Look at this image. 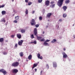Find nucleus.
Here are the masks:
<instances>
[{
	"mask_svg": "<svg viewBox=\"0 0 75 75\" xmlns=\"http://www.w3.org/2000/svg\"><path fill=\"white\" fill-rule=\"evenodd\" d=\"M42 71H41V72H40V73H41V74H42Z\"/></svg>",
	"mask_w": 75,
	"mask_h": 75,
	"instance_id": "nucleus-50",
	"label": "nucleus"
},
{
	"mask_svg": "<svg viewBox=\"0 0 75 75\" xmlns=\"http://www.w3.org/2000/svg\"><path fill=\"white\" fill-rule=\"evenodd\" d=\"M50 41V40H46V41H45V42H49V41Z\"/></svg>",
	"mask_w": 75,
	"mask_h": 75,
	"instance_id": "nucleus-44",
	"label": "nucleus"
},
{
	"mask_svg": "<svg viewBox=\"0 0 75 75\" xmlns=\"http://www.w3.org/2000/svg\"><path fill=\"white\" fill-rule=\"evenodd\" d=\"M31 25H35L36 24V23H35V21L34 19H32V20H31Z\"/></svg>",
	"mask_w": 75,
	"mask_h": 75,
	"instance_id": "nucleus-4",
	"label": "nucleus"
},
{
	"mask_svg": "<svg viewBox=\"0 0 75 75\" xmlns=\"http://www.w3.org/2000/svg\"><path fill=\"white\" fill-rule=\"evenodd\" d=\"M19 55L21 57H23L24 55V54H23V52H21L19 53Z\"/></svg>",
	"mask_w": 75,
	"mask_h": 75,
	"instance_id": "nucleus-19",
	"label": "nucleus"
},
{
	"mask_svg": "<svg viewBox=\"0 0 75 75\" xmlns=\"http://www.w3.org/2000/svg\"><path fill=\"white\" fill-rule=\"evenodd\" d=\"M25 1L26 3H28V0H25Z\"/></svg>",
	"mask_w": 75,
	"mask_h": 75,
	"instance_id": "nucleus-47",
	"label": "nucleus"
},
{
	"mask_svg": "<svg viewBox=\"0 0 75 75\" xmlns=\"http://www.w3.org/2000/svg\"><path fill=\"white\" fill-rule=\"evenodd\" d=\"M46 68H47V69H49V66H48V64H47L46 65Z\"/></svg>",
	"mask_w": 75,
	"mask_h": 75,
	"instance_id": "nucleus-33",
	"label": "nucleus"
},
{
	"mask_svg": "<svg viewBox=\"0 0 75 75\" xmlns=\"http://www.w3.org/2000/svg\"><path fill=\"white\" fill-rule=\"evenodd\" d=\"M54 3H55L54 1H52L50 2V4H54Z\"/></svg>",
	"mask_w": 75,
	"mask_h": 75,
	"instance_id": "nucleus-36",
	"label": "nucleus"
},
{
	"mask_svg": "<svg viewBox=\"0 0 75 75\" xmlns=\"http://www.w3.org/2000/svg\"><path fill=\"white\" fill-rule=\"evenodd\" d=\"M56 41H57V40L56 39H54L51 42H52V43H54V42H56Z\"/></svg>",
	"mask_w": 75,
	"mask_h": 75,
	"instance_id": "nucleus-23",
	"label": "nucleus"
},
{
	"mask_svg": "<svg viewBox=\"0 0 75 75\" xmlns=\"http://www.w3.org/2000/svg\"><path fill=\"white\" fill-rule=\"evenodd\" d=\"M69 3V0H66L65 1V3L68 4Z\"/></svg>",
	"mask_w": 75,
	"mask_h": 75,
	"instance_id": "nucleus-17",
	"label": "nucleus"
},
{
	"mask_svg": "<svg viewBox=\"0 0 75 75\" xmlns=\"http://www.w3.org/2000/svg\"><path fill=\"white\" fill-rule=\"evenodd\" d=\"M47 27H48V25L46 26V28H47Z\"/></svg>",
	"mask_w": 75,
	"mask_h": 75,
	"instance_id": "nucleus-51",
	"label": "nucleus"
},
{
	"mask_svg": "<svg viewBox=\"0 0 75 75\" xmlns=\"http://www.w3.org/2000/svg\"><path fill=\"white\" fill-rule=\"evenodd\" d=\"M38 58H39V59H42V56Z\"/></svg>",
	"mask_w": 75,
	"mask_h": 75,
	"instance_id": "nucleus-38",
	"label": "nucleus"
},
{
	"mask_svg": "<svg viewBox=\"0 0 75 75\" xmlns=\"http://www.w3.org/2000/svg\"><path fill=\"white\" fill-rule=\"evenodd\" d=\"M55 4H52L50 5V7L52 8H54L55 7Z\"/></svg>",
	"mask_w": 75,
	"mask_h": 75,
	"instance_id": "nucleus-18",
	"label": "nucleus"
},
{
	"mask_svg": "<svg viewBox=\"0 0 75 75\" xmlns=\"http://www.w3.org/2000/svg\"><path fill=\"white\" fill-rule=\"evenodd\" d=\"M67 14L64 13V14H63V17L64 18H65V17H67Z\"/></svg>",
	"mask_w": 75,
	"mask_h": 75,
	"instance_id": "nucleus-21",
	"label": "nucleus"
},
{
	"mask_svg": "<svg viewBox=\"0 0 75 75\" xmlns=\"http://www.w3.org/2000/svg\"><path fill=\"white\" fill-rule=\"evenodd\" d=\"M52 13H48L47 14L46 17L47 18H50L51 17V16L52 15Z\"/></svg>",
	"mask_w": 75,
	"mask_h": 75,
	"instance_id": "nucleus-8",
	"label": "nucleus"
},
{
	"mask_svg": "<svg viewBox=\"0 0 75 75\" xmlns=\"http://www.w3.org/2000/svg\"><path fill=\"white\" fill-rule=\"evenodd\" d=\"M74 24H73V26H74Z\"/></svg>",
	"mask_w": 75,
	"mask_h": 75,
	"instance_id": "nucleus-56",
	"label": "nucleus"
},
{
	"mask_svg": "<svg viewBox=\"0 0 75 75\" xmlns=\"http://www.w3.org/2000/svg\"><path fill=\"white\" fill-rule=\"evenodd\" d=\"M37 38L39 41H45V39L44 38L42 39V37H37Z\"/></svg>",
	"mask_w": 75,
	"mask_h": 75,
	"instance_id": "nucleus-3",
	"label": "nucleus"
},
{
	"mask_svg": "<svg viewBox=\"0 0 75 75\" xmlns=\"http://www.w3.org/2000/svg\"><path fill=\"white\" fill-rule=\"evenodd\" d=\"M53 67H57V63L55 62H54L53 63Z\"/></svg>",
	"mask_w": 75,
	"mask_h": 75,
	"instance_id": "nucleus-13",
	"label": "nucleus"
},
{
	"mask_svg": "<svg viewBox=\"0 0 75 75\" xmlns=\"http://www.w3.org/2000/svg\"><path fill=\"white\" fill-rule=\"evenodd\" d=\"M25 30L22 29L21 30V32L22 33H25Z\"/></svg>",
	"mask_w": 75,
	"mask_h": 75,
	"instance_id": "nucleus-25",
	"label": "nucleus"
},
{
	"mask_svg": "<svg viewBox=\"0 0 75 75\" xmlns=\"http://www.w3.org/2000/svg\"><path fill=\"white\" fill-rule=\"evenodd\" d=\"M30 38L33 39V38H34V35L32 34L30 36Z\"/></svg>",
	"mask_w": 75,
	"mask_h": 75,
	"instance_id": "nucleus-29",
	"label": "nucleus"
},
{
	"mask_svg": "<svg viewBox=\"0 0 75 75\" xmlns=\"http://www.w3.org/2000/svg\"><path fill=\"white\" fill-rule=\"evenodd\" d=\"M16 36L19 39H20L21 38V35L20 34H18L16 35Z\"/></svg>",
	"mask_w": 75,
	"mask_h": 75,
	"instance_id": "nucleus-12",
	"label": "nucleus"
},
{
	"mask_svg": "<svg viewBox=\"0 0 75 75\" xmlns=\"http://www.w3.org/2000/svg\"><path fill=\"white\" fill-rule=\"evenodd\" d=\"M17 45H18V44L16 43L15 45V47H17Z\"/></svg>",
	"mask_w": 75,
	"mask_h": 75,
	"instance_id": "nucleus-42",
	"label": "nucleus"
},
{
	"mask_svg": "<svg viewBox=\"0 0 75 75\" xmlns=\"http://www.w3.org/2000/svg\"><path fill=\"white\" fill-rule=\"evenodd\" d=\"M14 36H15L14 35H13L11 36V38H14Z\"/></svg>",
	"mask_w": 75,
	"mask_h": 75,
	"instance_id": "nucleus-40",
	"label": "nucleus"
},
{
	"mask_svg": "<svg viewBox=\"0 0 75 75\" xmlns=\"http://www.w3.org/2000/svg\"><path fill=\"white\" fill-rule=\"evenodd\" d=\"M2 14L4 15L6 14V12L5 11H3L1 12Z\"/></svg>",
	"mask_w": 75,
	"mask_h": 75,
	"instance_id": "nucleus-16",
	"label": "nucleus"
},
{
	"mask_svg": "<svg viewBox=\"0 0 75 75\" xmlns=\"http://www.w3.org/2000/svg\"><path fill=\"white\" fill-rule=\"evenodd\" d=\"M3 54H4V55H6V54H7V53L6 52H3Z\"/></svg>",
	"mask_w": 75,
	"mask_h": 75,
	"instance_id": "nucleus-43",
	"label": "nucleus"
},
{
	"mask_svg": "<svg viewBox=\"0 0 75 75\" xmlns=\"http://www.w3.org/2000/svg\"><path fill=\"white\" fill-rule=\"evenodd\" d=\"M50 2L49 1L47 0L45 2V5L46 6H48L49 4H50Z\"/></svg>",
	"mask_w": 75,
	"mask_h": 75,
	"instance_id": "nucleus-6",
	"label": "nucleus"
},
{
	"mask_svg": "<svg viewBox=\"0 0 75 75\" xmlns=\"http://www.w3.org/2000/svg\"><path fill=\"white\" fill-rule=\"evenodd\" d=\"M28 6H30V5H31V4H32V2H28Z\"/></svg>",
	"mask_w": 75,
	"mask_h": 75,
	"instance_id": "nucleus-31",
	"label": "nucleus"
},
{
	"mask_svg": "<svg viewBox=\"0 0 75 75\" xmlns=\"http://www.w3.org/2000/svg\"><path fill=\"white\" fill-rule=\"evenodd\" d=\"M74 38H75V36H74Z\"/></svg>",
	"mask_w": 75,
	"mask_h": 75,
	"instance_id": "nucleus-53",
	"label": "nucleus"
},
{
	"mask_svg": "<svg viewBox=\"0 0 75 75\" xmlns=\"http://www.w3.org/2000/svg\"><path fill=\"white\" fill-rule=\"evenodd\" d=\"M42 16H40L39 18V20L41 21L42 20Z\"/></svg>",
	"mask_w": 75,
	"mask_h": 75,
	"instance_id": "nucleus-30",
	"label": "nucleus"
},
{
	"mask_svg": "<svg viewBox=\"0 0 75 75\" xmlns=\"http://www.w3.org/2000/svg\"><path fill=\"white\" fill-rule=\"evenodd\" d=\"M4 41V38H0V42H2Z\"/></svg>",
	"mask_w": 75,
	"mask_h": 75,
	"instance_id": "nucleus-20",
	"label": "nucleus"
},
{
	"mask_svg": "<svg viewBox=\"0 0 75 75\" xmlns=\"http://www.w3.org/2000/svg\"><path fill=\"white\" fill-rule=\"evenodd\" d=\"M35 13V11H32V13L34 14Z\"/></svg>",
	"mask_w": 75,
	"mask_h": 75,
	"instance_id": "nucleus-46",
	"label": "nucleus"
},
{
	"mask_svg": "<svg viewBox=\"0 0 75 75\" xmlns=\"http://www.w3.org/2000/svg\"><path fill=\"white\" fill-rule=\"evenodd\" d=\"M18 65H19V62H14L12 64V67H17Z\"/></svg>",
	"mask_w": 75,
	"mask_h": 75,
	"instance_id": "nucleus-2",
	"label": "nucleus"
},
{
	"mask_svg": "<svg viewBox=\"0 0 75 75\" xmlns=\"http://www.w3.org/2000/svg\"><path fill=\"white\" fill-rule=\"evenodd\" d=\"M62 54L63 55V57L64 58H67L68 57V56L64 52H63Z\"/></svg>",
	"mask_w": 75,
	"mask_h": 75,
	"instance_id": "nucleus-10",
	"label": "nucleus"
},
{
	"mask_svg": "<svg viewBox=\"0 0 75 75\" xmlns=\"http://www.w3.org/2000/svg\"><path fill=\"white\" fill-rule=\"evenodd\" d=\"M62 8L63 10H64V11H66L67 10V7L66 6H64Z\"/></svg>",
	"mask_w": 75,
	"mask_h": 75,
	"instance_id": "nucleus-15",
	"label": "nucleus"
},
{
	"mask_svg": "<svg viewBox=\"0 0 75 75\" xmlns=\"http://www.w3.org/2000/svg\"><path fill=\"white\" fill-rule=\"evenodd\" d=\"M1 22H4V23H5V22H6V20H5L4 18H3L1 20Z\"/></svg>",
	"mask_w": 75,
	"mask_h": 75,
	"instance_id": "nucleus-22",
	"label": "nucleus"
},
{
	"mask_svg": "<svg viewBox=\"0 0 75 75\" xmlns=\"http://www.w3.org/2000/svg\"><path fill=\"white\" fill-rule=\"evenodd\" d=\"M23 40H21L20 41H19L18 42V45H19L21 46L23 44Z\"/></svg>",
	"mask_w": 75,
	"mask_h": 75,
	"instance_id": "nucleus-9",
	"label": "nucleus"
},
{
	"mask_svg": "<svg viewBox=\"0 0 75 75\" xmlns=\"http://www.w3.org/2000/svg\"><path fill=\"white\" fill-rule=\"evenodd\" d=\"M63 50H64V51H65V50H66V49H65V48H64L63 49Z\"/></svg>",
	"mask_w": 75,
	"mask_h": 75,
	"instance_id": "nucleus-49",
	"label": "nucleus"
},
{
	"mask_svg": "<svg viewBox=\"0 0 75 75\" xmlns=\"http://www.w3.org/2000/svg\"><path fill=\"white\" fill-rule=\"evenodd\" d=\"M33 42V43H34V44H37V41H35V40Z\"/></svg>",
	"mask_w": 75,
	"mask_h": 75,
	"instance_id": "nucleus-41",
	"label": "nucleus"
},
{
	"mask_svg": "<svg viewBox=\"0 0 75 75\" xmlns=\"http://www.w3.org/2000/svg\"><path fill=\"white\" fill-rule=\"evenodd\" d=\"M59 21H60V22L62 21V19H60L59 20Z\"/></svg>",
	"mask_w": 75,
	"mask_h": 75,
	"instance_id": "nucleus-45",
	"label": "nucleus"
},
{
	"mask_svg": "<svg viewBox=\"0 0 75 75\" xmlns=\"http://www.w3.org/2000/svg\"><path fill=\"white\" fill-rule=\"evenodd\" d=\"M44 45H45V46L46 45H49L48 43H47L46 42H44Z\"/></svg>",
	"mask_w": 75,
	"mask_h": 75,
	"instance_id": "nucleus-26",
	"label": "nucleus"
},
{
	"mask_svg": "<svg viewBox=\"0 0 75 75\" xmlns=\"http://www.w3.org/2000/svg\"><path fill=\"white\" fill-rule=\"evenodd\" d=\"M64 3V0H59L57 2V5L59 7H61Z\"/></svg>",
	"mask_w": 75,
	"mask_h": 75,
	"instance_id": "nucleus-1",
	"label": "nucleus"
},
{
	"mask_svg": "<svg viewBox=\"0 0 75 75\" xmlns=\"http://www.w3.org/2000/svg\"><path fill=\"white\" fill-rule=\"evenodd\" d=\"M35 26L36 28L38 27H39V25H38V24L36 25H35Z\"/></svg>",
	"mask_w": 75,
	"mask_h": 75,
	"instance_id": "nucleus-39",
	"label": "nucleus"
},
{
	"mask_svg": "<svg viewBox=\"0 0 75 75\" xmlns=\"http://www.w3.org/2000/svg\"><path fill=\"white\" fill-rule=\"evenodd\" d=\"M4 6H5V5L3 4L1 6V8H3V7H4Z\"/></svg>",
	"mask_w": 75,
	"mask_h": 75,
	"instance_id": "nucleus-35",
	"label": "nucleus"
},
{
	"mask_svg": "<svg viewBox=\"0 0 75 75\" xmlns=\"http://www.w3.org/2000/svg\"><path fill=\"white\" fill-rule=\"evenodd\" d=\"M33 66V67H32V69H34L35 67H36L37 66V64H34Z\"/></svg>",
	"mask_w": 75,
	"mask_h": 75,
	"instance_id": "nucleus-14",
	"label": "nucleus"
},
{
	"mask_svg": "<svg viewBox=\"0 0 75 75\" xmlns=\"http://www.w3.org/2000/svg\"><path fill=\"white\" fill-rule=\"evenodd\" d=\"M0 8H1V6H0Z\"/></svg>",
	"mask_w": 75,
	"mask_h": 75,
	"instance_id": "nucleus-55",
	"label": "nucleus"
},
{
	"mask_svg": "<svg viewBox=\"0 0 75 75\" xmlns=\"http://www.w3.org/2000/svg\"><path fill=\"white\" fill-rule=\"evenodd\" d=\"M0 72H2L4 74H7V71L3 69H0Z\"/></svg>",
	"mask_w": 75,
	"mask_h": 75,
	"instance_id": "nucleus-5",
	"label": "nucleus"
},
{
	"mask_svg": "<svg viewBox=\"0 0 75 75\" xmlns=\"http://www.w3.org/2000/svg\"><path fill=\"white\" fill-rule=\"evenodd\" d=\"M35 72H37V69H35Z\"/></svg>",
	"mask_w": 75,
	"mask_h": 75,
	"instance_id": "nucleus-48",
	"label": "nucleus"
},
{
	"mask_svg": "<svg viewBox=\"0 0 75 75\" xmlns=\"http://www.w3.org/2000/svg\"><path fill=\"white\" fill-rule=\"evenodd\" d=\"M37 56L38 58H39L40 57V53H38L37 54Z\"/></svg>",
	"mask_w": 75,
	"mask_h": 75,
	"instance_id": "nucleus-32",
	"label": "nucleus"
},
{
	"mask_svg": "<svg viewBox=\"0 0 75 75\" xmlns=\"http://www.w3.org/2000/svg\"><path fill=\"white\" fill-rule=\"evenodd\" d=\"M12 0V1H13L14 0Z\"/></svg>",
	"mask_w": 75,
	"mask_h": 75,
	"instance_id": "nucleus-57",
	"label": "nucleus"
},
{
	"mask_svg": "<svg viewBox=\"0 0 75 75\" xmlns=\"http://www.w3.org/2000/svg\"><path fill=\"white\" fill-rule=\"evenodd\" d=\"M18 70L17 69H13L12 71L13 73L14 74H17V73L18 72Z\"/></svg>",
	"mask_w": 75,
	"mask_h": 75,
	"instance_id": "nucleus-7",
	"label": "nucleus"
},
{
	"mask_svg": "<svg viewBox=\"0 0 75 75\" xmlns=\"http://www.w3.org/2000/svg\"><path fill=\"white\" fill-rule=\"evenodd\" d=\"M32 58V55H29L28 57V59H31Z\"/></svg>",
	"mask_w": 75,
	"mask_h": 75,
	"instance_id": "nucleus-24",
	"label": "nucleus"
},
{
	"mask_svg": "<svg viewBox=\"0 0 75 75\" xmlns=\"http://www.w3.org/2000/svg\"><path fill=\"white\" fill-rule=\"evenodd\" d=\"M45 33V32H44V31L43 32V34H44Z\"/></svg>",
	"mask_w": 75,
	"mask_h": 75,
	"instance_id": "nucleus-52",
	"label": "nucleus"
},
{
	"mask_svg": "<svg viewBox=\"0 0 75 75\" xmlns=\"http://www.w3.org/2000/svg\"><path fill=\"white\" fill-rule=\"evenodd\" d=\"M38 1L39 3H41L42 1V0H38Z\"/></svg>",
	"mask_w": 75,
	"mask_h": 75,
	"instance_id": "nucleus-34",
	"label": "nucleus"
},
{
	"mask_svg": "<svg viewBox=\"0 0 75 75\" xmlns=\"http://www.w3.org/2000/svg\"><path fill=\"white\" fill-rule=\"evenodd\" d=\"M32 43H33V42H31L30 43L31 44Z\"/></svg>",
	"mask_w": 75,
	"mask_h": 75,
	"instance_id": "nucleus-54",
	"label": "nucleus"
},
{
	"mask_svg": "<svg viewBox=\"0 0 75 75\" xmlns=\"http://www.w3.org/2000/svg\"><path fill=\"white\" fill-rule=\"evenodd\" d=\"M25 13V14H28V9H26Z\"/></svg>",
	"mask_w": 75,
	"mask_h": 75,
	"instance_id": "nucleus-28",
	"label": "nucleus"
},
{
	"mask_svg": "<svg viewBox=\"0 0 75 75\" xmlns=\"http://www.w3.org/2000/svg\"><path fill=\"white\" fill-rule=\"evenodd\" d=\"M13 23H17V21L16 20H15L13 21Z\"/></svg>",
	"mask_w": 75,
	"mask_h": 75,
	"instance_id": "nucleus-37",
	"label": "nucleus"
},
{
	"mask_svg": "<svg viewBox=\"0 0 75 75\" xmlns=\"http://www.w3.org/2000/svg\"><path fill=\"white\" fill-rule=\"evenodd\" d=\"M15 19L16 20H18L19 19V16H16L15 17Z\"/></svg>",
	"mask_w": 75,
	"mask_h": 75,
	"instance_id": "nucleus-27",
	"label": "nucleus"
},
{
	"mask_svg": "<svg viewBox=\"0 0 75 75\" xmlns=\"http://www.w3.org/2000/svg\"><path fill=\"white\" fill-rule=\"evenodd\" d=\"M34 35H37V28H35L34 29Z\"/></svg>",
	"mask_w": 75,
	"mask_h": 75,
	"instance_id": "nucleus-11",
	"label": "nucleus"
}]
</instances>
